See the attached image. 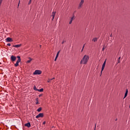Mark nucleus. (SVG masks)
<instances>
[{
  "instance_id": "11",
  "label": "nucleus",
  "mask_w": 130,
  "mask_h": 130,
  "mask_svg": "<svg viewBox=\"0 0 130 130\" xmlns=\"http://www.w3.org/2000/svg\"><path fill=\"white\" fill-rule=\"evenodd\" d=\"M28 58H29V60L26 61V63H30V62L32 61V58H31L30 57H29Z\"/></svg>"
},
{
  "instance_id": "28",
  "label": "nucleus",
  "mask_w": 130,
  "mask_h": 130,
  "mask_svg": "<svg viewBox=\"0 0 130 130\" xmlns=\"http://www.w3.org/2000/svg\"><path fill=\"white\" fill-rule=\"evenodd\" d=\"M105 49V48L104 47L103 48V49H102L103 51H104Z\"/></svg>"
},
{
  "instance_id": "14",
  "label": "nucleus",
  "mask_w": 130,
  "mask_h": 130,
  "mask_svg": "<svg viewBox=\"0 0 130 130\" xmlns=\"http://www.w3.org/2000/svg\"><path fill=\"white\" fill-rule=\"evenodd\" d=\"M98 40V38H94L92 39V41H93V42H96Z\"/></svg>"
},
{
  "instance_id": "34",
  "label": "nucleus",
  "mask_w": 130,
  "mask_h": 130,
  "mask_svg": "<svg viewBox=\"0 0 130 130\" xmlns=\"http://www.w3.org/2000/svg\"><path fill=\"white\" fill-rule=\"evenodd\" d=\"M40 47H41V45L40 46Z\"/></svg>"
},
{
  "instance_id": "31",
  "label": "nucleus",
  "mask_w": 130,
  "mask_h": 130,
  "mask_svg": "<svg viewBox=\"0 0 130 130\" xmlns=\"http://www.w3.org/2000/svg\"><path fill=\"white\" fill-rule=\"evenodd\" d=\"M64 42H65V41H63L62 42V44H63Z\"/></svg>"
},
{
  "instance_id": "1",
  "label": "nucleus",
  "mask_w": 130,
  "mask_h": 130,
  "mask_svg": "<svg viewBox=\"0 0 130 130\" xmlns=\"http://www.w3.org/2000/svg\"><path fill=\"white\" fill-rule=\"evenodd\" d=\"M89 56L85 55L84 56L83 58L82 59H81L80 61L81 64H87V62L89 61Z\"/></svg>"
},
{
  "instance_id": "18",
  "label": "nucleus",
  "mask_w": 130,
  "mask_h": 130,
  "mask_svg": "<svg viewBox=\"0 0 130 130\" xmlns=\"http://www.w3.org/2000/svg\"><path fill=\"white\" fill-rule=\"evenodd\" d=\"M41 110H42V108L41 107L39 108L38 110L37 111L38 112H40V111H41Z\"/></svg>"
},
{
  "instance_id": "3",
  "label": "nucleus",
  "mask_w": 130,
  "mask_h": 130,
  "mask_svg": "<svg viewBox=\"0 0 130 130\" xmlns=\"http://www.w3.org/2000/svg\"><path fill=\"white\" fill-rule=\"evenodd\" d=\"M42 74V71L39 70H35L34 73H33V75H41Z\"/></svg>"
},
{
  "instance_id": "2",
  "label": "nucleus",
  "mask_w": 130,
  "mask_h": 130,
  "mask_svg": "<svg viewBox=\"0 0 130 130\" xmlns=\"http://www.w3.org/2000/svg\"><path fill=\"white\" fill-rule=\"evenodd\" d=\"M18 60L16 61V63L14 64L15 67H18L19 66V62H21V57L19 56H17Z\"/></svg>"
},
{
  "instance_id": "7",
  "label": "nucleus",
  "mask_w": 130,
  "mask_h": 130,
  "mask_svg": "<svg viewBox=\"0 0 130 130\" xmlns=\"http://www.w3.org/2000/svg\"><path fill=\"white\" fill-rule=\"evenodd\" d=\"M105 64H106V60H105L103 65H102V71L101 73H102V72L103 71V70H104V68H105Z\"/></svg>"
},
{
  "instance_id": "30",
  "label": "nucleus",
  "mask_w": 130,
  "mask_h": 130,
  "mask_svg": "<svg viewBox=\"0 0 130 130\" xmlns=\"http://www.w3.org/2000/svg\"><path fill=\"white\" fill-rule=\"evenodd\" d=\"M57 58H56V57H55V58L54 59V61H56V59H57Z\"/></svg>"
},
{
  "instance_id": "16",
  "label": "nucleus",
  "mask_w": 130,
  "mask_h": 130,
  "mask_svg": "<svg viewBox=\"0 0 130 130\" xmlns=\"http://www.w3.org/2000/svg\"><path fill=\"white\" fill-rule=\"evenodd\" d=\"M54 79H55V78H53L52 79H49L47 81L48 83H50V81H51L52 80H54Z\"/></svg>"
},
{
  "instance_id": "20",
  "label": "nucleus",
  "mask_w": 130,
  "mask_h": 130,
  "mask_svg": "<svg viewBox=\"0 0 130 130\" xmlns=\"http://www.w3.org/2000/svg\"><path fill=\"white\" fill-rule=\"evenodd\" d=\"M36 104H39V102H38V98L36 99Z\"/></svg>"
},
{
  "instance_id": "33",
  "label": "nucleus",
  "mask_w": 130,
  "mask_h": 130,
  "mask_svg": "<svg viewBox=\"0 0 130 130\" xmlns=\"http://www.w3.org/2000/svg\"><path fill=\"white\" fill-rule=\"evenodd\" d=\"M19 4H18V6H19V5H20V1H19V3H18Z\"/></svg>"
},
{
  "instance_id": "35",
  "label": "nucleus",
  "mask_w": 130,
  "mask_h": 130,
  "mask_svg": "<svg viewBox=\"0 0 130 130\" xmlns=\"http://www.w3.org/2000/svg\"><path fill=\"white\" fill-rule=\"evenodd\" d=\"M116 120H117V119H116Z\"/></svg>"
},
{
  "instance_id": "17",
  "label": "nucleus",
  "mask_w": 130,
  "mask_h": 130,
  "mask_svg": "<svg viewBox=\"0 0 130 130\" xmlns=\"http://www.w3.org/2000/svg\"><path fill=\"white\" fill-rule=\"evenodd\" d=\"M34 90H35V91H39V89H37L35 86L34 87Z\"/></svg>"
},
{
  "instance_id": "8",
  "label": "nucleus",
  "mask_w": 130,
  "mask_h": 130,
  "mask_svg": "<svg viewBox=\"0 0 130 130\" xmlns=\"http://www.w3.org/2000/svg\"><path fill=\"white\" fill-rule=\"evenodd\" d=\"M16 59H17V58L16 57V56H14V55H12L11 56V60L12 61H15L16 60Z\"/></svg>"
},
{
  "instance_id": "22",
  "label": "nucleus",
  "mask_w": 130,
  "mask_h": 130,
  "mask_svg": "<svg viewBox=\"0 0 130 130\" xmlns=\"http://www.w3.org/2000/svg\"><path fill=\"white\" fill-rule=\"evenodd\" d=\"M74 16H73L71 18L70 21H73V20H74Z\"/></svg>"
},
{
  "instance_id": "5",
  "label": "nucleus",
  "mask_w": 130,
  "mask_h": 130,
  "mask_svg": "<svg viewBox=\"0 0 130 130\" xmlns=\"http://www.w3.org/2000/svg\"><path fill=\"white\" fill-rule=\"evenodd\" d=\"M43 116H44L43 113H41L39 114L38 115H37L36 116V118H39L40 117H43Z\"/></svg>"
},
{
  "instance_id": "4",
  "label": "nucleus",
  "mask_w": 130,
  "mask_h": 130,
  "mask_svg": "<svg viewBox=\"0 0 130 130\" xmlns=\"http://www.w3.org/2000/svg\"><path fill=\"white\" fill-rule=\"evenodd\" d=\"M6 42H13V39L8 37L6 39Z\"/></svg>"
},
{
  "instance_id": "19",
  "label": "nucleus",
  "mask_w": 130,
  "mask_h": 130,
  "mask_svg": "<svg viewBox=\"0 0 130 130\" xmlns=\"http://www.w3.org/2000/svg\"><path fill=\"white\" fill-rule=\"evenodd\" d=\"M39 92H43V88H41L38 90Z\"/></svg>"
},
{
  "instance_id": "36",
  "label": "nucleus",
  "mask_w": 130,
  "mask_h": 130,
  "mask_svg": "<svg viewBox=\"0 0 130 130\" xmlns=\"http://www.w3.org/2000/svg\"><path fill=\"white\" fill-rule=\"evenodd\" d=\"M94 130H95V128L94 129Z\"/></svg>"
},
{
  "instance_id": "24",
  "label": "nucleus",
  "mask_w": 130,
  "mask_h": 130,
  "mask_svg": "<svg viewBox=\"0 0 130 130\" xmlns=\"http://www.w3.org/2000/svg\"><path fill=\"white\" fill-rule=\"evenodd\" d=\"M2 2H3V0H0V6L2 5Z\"/></svg>"
},
{
  "instance_id": "13",
  "label": "nucleus",
  "mask_w": 130,
  "mask_h": 130,
  "mask_svg": "<svg viewBox=\"0 0 130 130\" xmlns=\"http://www.w3.org/2000/svg\"><path fill=\"white\" fill-rule=\"evenodd\" d=\"M127 93H128V91L127 90V89L126 90L125 94H124V98H125V97H126V96H127Z\"/></svg>"
},
{
  "instance_id": "32",
  "label": "nucleus",
  "mask_w": 130,
  "mask_h": 130,
  "mask_svg": "<svg viewBox=\"0 0 130 130\" xmlns=\"http://www.w3.org/2000/svg\"><path fill=\"white\" fill-rule=\"evenodd\" d=\"M41 96H42V95L40 94V95H39V97H41Z\"/></svg>"
},
{
  "instance_id": "12",
  "label": "nucleus",
  "mask_w": 130,
  "mask_h": 130,
  "mask_svg": "<svg viewBox=\"0 0 130 130\" xmlns=\"http://www.w3.org/2000/svg\"><path fill=\"white\" fill-rule=\"evenodd\" d=\"M55 16V12H53L52 13V17H53L52 18V20H53V19H54Z\"/></svg>"
},
{
  "instance_id": "10",
  "label": "nucleus",
  "mask_w": 130,
  "mask_h": 130,
  "mask_svg": "<svg viewBox=\"0 0 130 130\" xmlns=\"http://www.w3.org/2000/svg\"><path fill=\"white\" fill-rule=\"evenodd\" d=\"M21 44L19 45H13V47H16V48H18L19 47H21Z\"/></svg>"
},
{
  "instance_id": "23",
  "label": "nucleus",
  "mask_w": 130,
  "mask_h": 130,
  "mask_svg": "<svg viewBox=\"0 0 130 130\" xmlns=\"http://www.w3.org/2000/svg\"><path fill=\"white\" fill-rule=\"evenodd\" d=\"M32 2V0H29L28 5H30L31 4V2Z\"/></svg>"
},
{
  "instance_id": "27",
  "label": "nucleus",
  "mask_w": 130,
  "mask_h": 130,
  "mask_svg": "<svg viewBox=\"0 0 130 130\" xmlns=\"http://www.w3.org/2000/svg\"><path fill=\"white\" fill-rule=\"evenodd\" d=\"M84 47H85V45H83V48L82 49V51H83V49H84Z\"/></svg>"
},
{
  "instance_id": "29",
  "label": "nucleus",
  "mask_w": 130,
  "mask_h": 130,
  "mask_svg": "<svg viewBox=\"0 0 130 130\" xmlns=\"http://www.w3.org/2000/svg\"><path fill=\"white\" fill-rule=\"evenodd\" d=\"M45 123H46V122H45V121H44V122H43V124H45Z\"/></svg>"
},
{
  "instance_id": "21",
  "label": "nucleus",
  "mask_w": 130,
  "mask_h": 130,
  "mask_svg": "<svg viewBox=\"0 0 130 130\" xmlns=\"http://www.w3.org/2000/svg\"><path fill=\"white\" fill-rule=\"evenodd\" d=\"M120 57H119V58H118V63H119V62H120Z\"/></svg>"
},
{
  "instance_id": "6",
  "label": "nucleus",
  "mask_w": 130,
  "mask_h": 130,
  "mask_svg": "<svg viewBox=\"0 0 130 130\" xmlns=\"http://www.w3.org/2000/svg\"><path fill=\"white\" fill-rule=\"evenodd\" d=\"M83 4H84V0H81L78 6V9H81V8H82V5H83Z\"/></svg>"
},
{
  "instance_id": "15",
  "label": "nucleus",
  "mask_w": 130,
  "mask_h": 130,
  "mask_svg": "<svg viewBox=\"0 0 130 130\" xmlns=\"http://www.w3.org/2000/svg\"><path fill=\"white\" fill-rule=\"evenodd\" d=\"M59 52H60V50L57 52V54L56 55V58H57V57H58V55H59Z\"/></svg>"
},
{
  "instance_id": "26",
  "label": "nucleus",
  "mask_w": 130,
  "mask_h": 130,
  "mask_svg": "<svg viewBox=\"0 0 130 130\" xmlns=\"http://www.w3.org/2000/svg\"><path fill=\"white\" fill-rule=\"evenodd\" d=\"M72 22L73 21L72 20H70V21L69 22V24H72Z\"/></svg>"
},
{
  "instance_id": "25",
  "label": "nucleus",
  "mask_w": 130,
  "mask_h": 130,
  "mask_svg": "<svg viewBox=\"0 0 130 130\" xmlns=\"http://www.w3.org/2000/svg\"><path fill=\"white\" fill-rule=\"evenodd\" d=\"M7 46H11V44H10V43L7 44Z\"/></svg>"
},
{
  "instance_id": "9",
  "label": "nucleus",
  "mask_w": 130,
  "mask_h": 130,
  "mask_svg": "<svg viewBox=\"0 0 130 130\" xmlns=\"http://www.w3.org/2000/svg\"><path fill=\"white\" fill-rule=\"evenodd\" d=\"M25 126H27V127H30L31 126V124L30 122H28L25 124Z\"/></svg>"
}]
</instances>
